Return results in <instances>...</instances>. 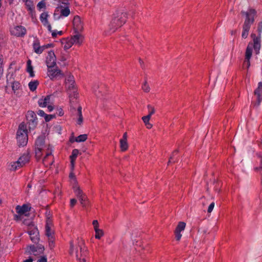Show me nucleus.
Here are the masks:
<instances>
[{
	"label": "nucleus",
	"instance_id": "nucleus-24",
	"mask_svg": "<svg viewBox=\"0 0 262 262\" xmlns=\"http://www.w3.org/2000/svg\"><path fill=\"white\" fill-rule=\"evenodd\" d=\"M127 137V133L125 132L123 134L122 138L120 140V149L122 151H125L128 149Z\"/></svg>",
	"mask_w": 262,
	"mask_h": 262
},
{
	"label": "nucleus",
	"instance_id": "nucleus-26",
	"mask_svg": "<svg viewBox=\"0 0 262 262\" xmlns=\"http://www.w3.org/2000/svg\"><path fill=\"white\" fill-rule=\"evenodd\" d=\"M104 88L105 86L104 85H101L98 87V90L94 89V93L96 96L98 97H101L106 95V91H103Z\"/></svg>",
	"mask_w": 262,
	"mask_h": 262
},
{
	"label": "nucleus",
	"instance_id": "nucleus-38",
	"mask_svg": "<svg viewBox=\"0 0 262 262\" xmlns=\"http://www.w3.org/2000/svg\"><path fill=\"white\" fill-rule=\"evenodd\" d=\"M34 150L35 158L37 161H39L41 159L43 150H40L39 148H35Z\"/></svg>",
	"mask_w": 262,
	"mask_h": 262
},
{
	"label": "nucleus",
	"instance_id": "nucleus-22",
	"mask_svg": "<svg viewBox=\"0 0 262 262\" xmlns=\"http://www.w3.org/2000/svg\"><path fill=\"white\" fill-rule=\"evenodd\" d=\"M30 160V155L29 150L25 152L18 159L19 166L23 167L26 164L28 163Z\"/></svg>",
	"mask_w": 262,
	"mask_h": 262
},
{
	"label": "nucleus",
	"instance_id": "nucleus-44",
	"mask_svg": "<svg viewBox=\"0 0 262 262\" xmlns=\"http://www.w3.org/2000/svg\"><path fill=\"white\" fill-rule=\"evenodd\" d=\"M27 71L29 73L33 71V67L31 65V61L29 59L27 62Z\"/></svg>",
	"mask_w": 262,
	"mask_h": 262
},
{
	"label": "nucleus",
	"instance_id": "nucleus-10",
	"mask_svg": "<svg viewBox=\"0 0 262 262\" xmlns=\"http://www.w3.org/2000/svg\"><path fill=\"white\" fill-rule=\"evenodd\" d=\"M65 87L68 92H73L74 96L77 95L75 93L76 92L77 89L75 85L74 77L73 75H69L65 79Z\"/></svg>",
	"mask_w": 262,
	"mask_h": 262
},
{
	"label": "nucleus",
	"instance_id": "nucleus-53",
	"mask_svg": "<svg viewBox=\"0 0 262 262\" xmlns=\"http://www.w3.org/2000/svg\"><path fill=\"white\" fill-rule=\"evenodd\" d=\"M93 225L94 226V229L99 228V223L97 220H94L93 221Z\"/></svg>",
	"mask_w": 262,
	"mask_h": 262
},
{
	"label": "nucleus",
	"instance_id": "nucleus-34",
	"mask_svg": "<svg viewBox=\"0 0 262 262\" xmlns=\"http://www.w3.org/2000/svg\"><path fill=\"white\" fill-rule=\"evenodd\" d=\"M48 16L49 15L47 12H43L40 14V19L43 25H46V24H48V23H49L48 20Z\"/></svg>",
	"mask_w": 262,
	"mask_h": 262
},
{
	"label": "nucleus",
	"instance_id": "nucleus-39",
	"mask_svg": "<svg viewBox=\"0 0 262 262\" xmlns=\"http://www.w3.org/2000/svg\"><path fill=\"white\" fill-rule=\"evenodd\" d=\"M95 231V238L96 239H100L104 235L103 231L99 228L94 229Z\"/></svg>",
	"mask_w": 262,
	"mask_h": 262
},
{
	"label": "nucleus",
	"instance_id": "nucleus-63",
	"mask_svg": "<svg viewBox=\"0 0 262 262\" xmlns=\"http://www.w3.org/2000/svg\"><path fill=\"white\" fill-rule=\"evenodd\" d=\"M73 248H74L73 242V241H71L70 242V251H71L70 253H71L73 252Z\"/></svg>",
	"mask_w": 262,
	"mask_h": 262
},
{
	"label": "nucleus",
	"instance_id": "nucleus-31",
	"mask_svg": "<svg viewBox=\"0 0 262 262\" xmlns=\"http://www.w3.org/2000/svg\"><path fill=\"white\" fill-rule=\"evenodd\" d=\"M39 84V81L37 80L31 81L28 84L30 90L32 92H34L36 90Z\"/></svg>",
	"mask_w": 262,
	"mask_h": 262
},
{
	"label": "nucleus",
	"instance_id": "nucleus-13",
	"mask_svg": "<svg viewBox=\"0 0 262 262\" xmlns=\"http://www.w3.org/2000/svg\"><path fill=\"white\" fill-rule=\"evenodd\" d=\"M73 25L75 33H79L83 29V24L81 21L80 17L78 15L74 16L73 20Z\"/></svg>",
	"mask_w": 262,
	"mask_h": 262
},
{
	"label": "nucleus",
	"instance_id": "nucleus-62",
	"mask_svg": "<svg viewBox=\"0 0 262 262\" xmlns=\"http://www.w3.org/2000/svg\"><path fill=\"white\" fill-rule=\"evenodd\" d=\"M33 259L32 257H29V258L25 259L23 262H33Z\"/></svg>",
	"mask_w": 262,
	"mask_h": 262
},
{
	"label": "nucleus",
	"instance_id": "nucleus-14",
	"mask_svg": "<svg viewBox=\"0 0 262 262\" xmlns=\"http://www.w3.org/2000/svg\"><path fill=\"white\" fill-rule=\"evenodd\" d=\"M79 251L77 249L76 251V257L79 260H82L83 262H85L86 259L85 257L86 256L88 252L86 250V248L85 247L83 241L79 244Z\"/></svg>",
	"mask_w": 262,
	"mask_h": 262
},
{
	"label": "nucleus",
	"instance_id": "nucleus-64",
	"mask_svg": "<svg viewBox=\"0 0 262 262\" xmlns=\"http://www.w3.org/2000/svg\"><path fill=\"white\" fill-rule=\"evenodd\" d=\"M69 178L70 179H76L75 176L73 172H71L69 174Z\"/></svg>",
	"mask_w": 262,
	"mask_h": 262
},
{
	"label": "nucleus",
	"instance_id": "nucleus-20",
	"mask_svg": "<svg viewBox=\"0 0 262 262\" xmlns=\"http://www.w3.org/2000/svg\"><path fill=\"white\" fill-rule=\"evenodd\" d=\"M53 226L52 220L49 216L46 218V225H45V234L48 237L53 236L54 232L51 229Z\"/></svg>",
	"mask_w": 262,
	"mask_h": 262
},
{
	"label": "nucleus",
	"instance_id": "nucleus-50",
	"mask_svg": "<svg viewBox=\"0 0 262 262\" xmlns=\"http://www.w3.org/2000/svg\"><path fill=\"white\" fill-rule=\"evenodd\" d=\"M214 207V202H212V203H211L209 205V207H208V209H207V212H208V213H211V211H212V210H213V209Z\"/></svg>",
	"mask_w": 262,
	"mask_h": 262
},
{
	"label": "nucleus",
	"instance_id": "nucleus-54",
	"mask_svg": "<svg viewBox=\"0 0 262 262\" xmlns=\"http://www.w3.org/2000/svg\"><path fill=\"white\" fill-rule=\"evenodd\" d=\"M37 262H47V259L46 256H42Z\"/></svg>",
	"mask_w": 262,
	"mask_h": 262
},
{
	"label": "nucleus",
	"instance_id": "nucleus-58",
	"mask_svg": "<svg viewBox=\"0 0 262 262\" xmlns=\"http://www.w3.org/2000/svg\"><path fill=\"white\" fill-rule=\"evenodd\" d=\"M45 26H46L48 31L50 32H51L53 30H52V27H51V25H50V24L49 23H48V24H46V25H44Z\"/></svg>",
	"mask_w": 262,
	"mask_h": 262
},
{
	"label": "nucleus",
	"instance_id": "nucleus-42",
	"mask_svg": "<svg viewBox=\"0 0 262 262\" xmlns=\"http://www.w3.org/2000/svg\"><path fill=\"white\" fill-rule=\"evenodd\" d=\"M147 108L148 110V114L147 116H149V117H151V115L155 114V109L154 107L149 104L147 105Z\"/></svg>",
	"mask_w": 262,
	"mask_h": 262
},
{
	"label": "nucleus",
	"instance_id": "nucleus-46",
	"mask_svg": "<svg viewBox=\"0 0 262 262\" xmlns=\"http://www.w3.org/2000/svg\"><path fill=\"white\" fill-rule=\"evenodd\" d=\"M257 32H258V35L257 36L261 37V34L262 32V21H260L258 24Z\"/></svg>",
	"mask_w": 262,
	"mask_h": 262
},
{
	"label": "nucleus",
	"instance_id": "nucleus-40",
	"mask_svg": "<svg viewBox=\"0 0 262 262\" xmlns=\"http://www.w3.org/2000/svg\"><path fill=\"white\" fill-rule=\"evenodd\" d=\"M20 167H22V166H19V163H18V161H17L11 163L10 169L11 170L15 171L18 168Z\"/></svg>",
	"mask_w": 262,
	"mask_h": 262
},
{
	"label": "nucleus",
	"instance_id": "nucleus-32",
	"mask_svg": "<svg viewBox=\"0 0 262 262\" xmlns=\"http://www.w3.org/2000/svg\"><path fill=\"white\" fill-rule=\"evenodd\" d=\"M88 139V135L86 134H82L76 137L74 140L70 139V141L71 142H73L74 141L76 142H84Z\"/></svg>",
	"mask_w": 262,
	"mask_h": 262
},
{
	"label": "nucleus",
	"instance_id": "nucleus-55",
	"mask_svg": "<svg viewBox=\"0 0 262 262\" xmlns=\"http://www.w3.org/2000/svg\"><path fill=\"white\" fill-rule=\"evenodd\" d=\"M50 97H51L50 95H47L44 98H43L44 99L45 102H46L47 105L48 103H49L50 102Z\"/></svg>",
	"mask_w": 262,
	"mask_h": 262
},
{
	"label": "nucleus",
	"instance_id": "nucleus-19",
	"mask_svg": "<svg viewBox=\"0 0 262 262\" xmlns=\"http://www.w3.org/2000/svg\"><path fill=\"white\" fill-rule=\"evenodd\" d=\"M47 148L48 145L45 144V138L42 136L38 137L35 142V148H39L40 150L47 151Z\"/></svg>",
	"mask_w": 262,
	"mask_h": 262
},
{
	"label": "nucleus",
	"instance_id": "nucleus-47",
	"mask_svg": "<svg viewBox=\"0 0 262 262\" xmlns=\"http://www.w3.org/2000/svg\"><path fill=\"white\" fill-rule=\"evenodd\" d=\"M73 45V43L71 41V40L67 41L65 45H64V50L69 49Z\"/></svg>",
	"mask_w": 262,
	"mask_h": 262
},
{
	"label": "nucleus",
	"instance_id": "nucleus-23",
	"mask_svg": "<svg viewBox=\"0 0 262 262\" xmlns=\"http://www.w3.org/2000/svg\"><path fill=\"white\" fill-rule=\"evenodd\" d=\"M31 207L29 204H23L21 206L17 205L16 207V212L20 214L23 215L25 213L30 211Z\"/></svg>",
	"mask_w": 262,
	"mask_h": 262
},
{
	"label": "nucleus",
	"instance_id": "nucleus-12",
	"mask_svg": "<svg viewBox=\"0 0 262 262\" xmlns=\"http://www.w3.org/2000/svg\"><path fill=\"white\" fill-rule=\"evenodd\" d=\"M11 35L18 37H23L27 33V30L23 26H16L10 30Z\"/></svg>",
	"mask_w": 262,
	"mask_h": 262
},
{
	"label": "nucleus",
	"instance_id": "nucleus-7",
	"mask_svg": "<svg viewBox=\"0 0 262 262\" xmlns=\"http://www.w3.org/2000/svg\"><path fill=\"white\" fill-rule=\"evenodd\" d=\"M254 93L256 100L252 102L251 105L253 107L257 108L262 101V82L258 83V87L255 89Z\"/></svg>",
	"mask_w": 262,
	"mask_h": 262
},
{
	"label": "nucleus",
	"instance_id": "nucleus-45",
	"mask_svg": "<svg viewBox=\"0 0 262 262\" xmlns=\"http://www.w3.org/2000/svg\"><path fill=\"white\" fill-rule=\"evenodd\" d=\"M38 9L40 11L42 8H46V3L45 1H40L37 5Z\"/></svg>",
	"mask_w": 262,
	"mask_h": 262
},
{
	"label": "nucleus",
	"instance_id": "nucleus-51",
	"mask_svg": "<svg viewBox=\"0 0 262 262\" xmlns=\"http://www.w3.org/2000/svg\"><path fill=\"white\" fill-rule=\"evenodd\" d=\"M77 200L76 199H71L70 200V207L73 208L76 204Z\"/></svg>",
	"mask_w": 262,
	"mask_h": 262
},
{
	"label": "nucleus",
	"instance_id": "nucleus-18",
	"mask_svg": "<svg viewBox=\"0 0 262 262\" xmlns=\"http://www.w3.org/2000/svg\"><path fill=\"white\" fill-rule=\"evenodd\" d=\"M186 227V223L184 222H179L174 230V235L176 239L179 241L182 237L181 232L184 230Z\"/></svg>",
	"mask_w": 262,
	"mask_h": 262
},
{
	"label": "nucleus",
	"instance_id": "nucleus-5",
	"mask_svg": "<svg viewBox=\"0 0 262 262\" xmlns=\"http://www.w3.org/2000/svg\"><path fill=\"white\" fill-rule=\"evenodd\" d=\"M27 233L30 239L34 244H38L40 241L39 233L37 228L34 225L30 224L28 227Z\"/></svg>",
	"mask_w": 262,
	"mask_h": 262
},
{
	"label": "nucleus",
	"instance_id": "nucleus-21",
	"mask_svg": "<svg viewBox=\"0 0 262 262\" xmlns=\"http://www.w3.org/2000/svg\"><path fill=\"white\" fill-rule=\"evenodd\" d=\"M61 2H62V4H63L64 5V6H63L61 5L60 6H58L57 8V11H60L61 16L67 17L70 13V10L69 9V7L68 6V5H69V4L64 3L63 1H61Z\"/></svg>",
	"mask_w": 262,
	"mask_h": 262
},
{
	"label": "nucleus",
	"instance_id": "nucleus-57",
	"mask_svg": "<svg viewBox=\"0 0 262 262\" xmlns=\"http://www.w3.org/2000/svg\"><path fill=\"white\" fill-rule=\"evenodd\" d=\"M14 220L16 221H19L20 220V214H15L14 215Z\"/></svg>",
	"mask_w": 262,
	"mask_h": 262
},
{
	"label": "nucleus",
	"instance_id": "nucleus-61",
	"mask_svg": "<svg viewBox=\"0 0 262 262\" xmlns=\"http://www.w3.org/2000/svg\"><path fill=\"white\" fill-rule=\"evenodd\" d=\"M51 32H52V37L53 38L57 37V31H56L53 30Z\"/></svg>",
	"mask_w": 262,
	"mask_h": 262
},
{
	"label": "nucleus",
	"instance_id": "nucleus-49",
	"mask_svg": "<svg viewBox=\"0 0 262 262\" xmlns=\"http://www.w3.org/2000/svg\"><path fill=\"white\" fill-rule=\"evenodd\" d=\"M56 115H46L45 119L46 122H49L53 118H55Z\"/></svg>",
	"mask_w": 262,
	"mask_h": 262
},
{
	"label": "nucleus",
	"instance_id": "nucleus-29",
	"mask_svg": "<svg viewBox=\"0 0 262 262\" xmlns=\"http://www.w3.org/2000/svg\"><path fill=\"white\" fill-rule=\"evenodd\" d=\"M82 36L79 33H76V35H74L70 39L71 41L74 43H77L80 45L82 41Z\"/></svg>",
	"mask_w": 262,
	"mask_h": 262
},
{
	"label": "nucleus",
	"instance_id": "nucleus-15",
	"mask_svg": "<svg viewBox=\"0 0 262 262\" xmlns=\"http://www.w3.org/2000/svg\"><path fill=\"white\" fill-rule=\"evenodd\" d=\"M56 58L54 52L51 50L48 52L46 57V63L48 68H52L56 65Z\"/></svg>",
	"mask_w": 262,
	"mask_h": 262
},
{
	"label": "nucleus",
	"instance_id": "nucleus-6",
	"mask_svg": "<svg viewBox=\"0 0 262 262\" xmlns=\"http://www.w3.org/2000/svg\"><path fill=\"white\" fill-rule=\"evenodd\" d=\"M26 117L29 129L30 130L35 129L37 125V118L36 114L33 111H29L27 112Z\"/></svg>",
	"mask_w": 262,
	"mask_h": 262
},
{
	"label": "nucleus",
	"instance_id": "nucleus-33",
	"mask_svg": "<svg viewBox=\"0 0 262 262\" xmlns=\"http://www.w3.org/2000/svg\"><path fill=\"white\" fill-rule=\"evenodd\" d=\"M150 118L151 117H150L149 116H143L142 118V119L143 122L144 123L145 125L148 129H150L152 127V125L149 122Z\"/></svg>",
	"mask_w": 262,
	"mask_h": 262
},
{
	"label": "nucleus",
	"instance_id": "nucleus-28",
	"mask_svg": "<svg viewBox=\"0 0 262 262\" xmlns=\"http://www.w3.org/2000/svg\"><path fill=\"white\" fill-rule=\"evenodd\" d=\"M11 86L14 94L17 95L18 93L17 91L19 90L21 88L20 83L19 81H14L12 82Z\"/></svg>",
	"mask_w": 262,
	"mask_h": 262
},
{
	"label": "nucleus",
	"instance_id": "nucleus-17",
	"mask_svg": "<svg viewBox=\"0 0 262 262\" xmlns=\"http://www.w3.org/2000/svg\"><path fill=\"white\" fill-rule=\"evenodd\" d=\"M52 146L49 144L48 145V148L47 151H46V155L42 159V163L45 165L48 166V165H52L53 163V158L51 160H49V158L52 156Z\"/></svg>",
	"mask_w": 262,
	"mask_h": 262
},
{
	"label": "nucleus",
	"instance_id": "nucleus-11",
	"mask_svg": "<svg viewBox=\"0 0 262 262\" xmlns=\"http://www.w3.org/2000/svg\"><path fill=\"white\" fill-rule=\"evenodd\" d=\"M48 75L52 80L60 79L64 77V73L58 69L48 68Z\"/></svg>",
	"mask_w": 262,
	"mask_h": 262
},
{
	"label": "nucleus",
	"instance_id": "nucleus-48",
	"mask_svg": "<svg viewBox=\"0 0 262 262\" xmlns=\"http://www.w3.org/2000/svg\"><path fill=\"white\" fill-rule=\"evenodd\" d=\"M38 103L39 106L40 107H44L47 106L46 102H45L43 98H41L39 99V100L38 101Z\"/></svg>",
	"mask_w": 262,
	"mask_h": 262
},
{
	"label": "nucleus",
	"instance_id": "nucleus-27",
	"mask_svg": "<svg viewBox=\"0 0 262 262\" xmlns=\"http://www.w3.org/2000/svg\"><path fill=\"white\" fill-rule=\"evenodd\" d=\"M259 149L261 150L260 151L257 152L256 153V155L257 157L260 159V165L259 167H257L255 168V170L257 171L258 170H262V141L258 145Z\"/></svg>",
	"mask_w": 262,
	"mask_h": 262
},
{
	"label": "nucleus",
	"instance_id": "nucleus-36",
	"mask_svg": "<svg viewBox=\"0 0 262 262\" xmlns=\"http://www.w3.org/2000/svg\"><path fill=\"white\" fill-rule=\"evenodd\" d=\"M25 2L26 9L29 11V12L35 10L33 1H25Z\"/></svg>",
	"mask_w": 262,
	"mask_h": 262
},
{
	"label": "nucleus",
	"instance_id": "nucleus-35",
	"mask_svg": "<svg viewBox=\"0 0 262 262\" xmlns=\"http://www.w3.org/2000/svg\"><path fill=\"white\" fill-rule=\"evenodd\" d=\"M178 152H179L178 149H176L172 152L171 156L170 157V158L169 159L168 164H169L170 163H175V162H177V161H178L177 158H176L175 156L176 155H177Z\"/></svg>",
	"mask_w": 262,
	"mask_h": 262
},
{
	"label": "nucleus",
	"instance_id": "nucleus-56",
	"mask_svg": "<svg viewBox=\"0 0 262 262\" xmlns=\"http://www.w3.org/2000/svg\"><path fill=\"white\" fill-rule=\"evenodd\" d=\"M38 114L41 117H44L45 118L46 115H47L43 111L40 110L38 111Z\"/></svg>",
	"mask_w": 262,
	"mask_h": 262
},
{
	"label": "nucleus",
	"instance_id": "nucleus-25",
	"mask_svg": "<svg viewBox=\"0 0 262 262\" xmlns=\"http://www.w3.org/2000/svg\"><path fill=\"white\" fill-rule=\"evenodd\" d=\"M79 153V152L78 149H74L72 151L71 155L70 156V163L72 169L74 167L75 161Z\"/></svg>",
	"mask_w": 262,
	"mask_h": 262
},
{
	"label": "nucleus",
	"instance_id": "nucleus-16",
	"mask_svg": "<svg viewBox=\"0 0 262 262\" xmlns=\"http://www.w3.org/2000/svg\"><path fill=\"white\" fill-rule=\"evenodd\" d=\"M251 37L253 39V44H252V47H253L254 51L256 54H258L259 53V50L261 47L260 45V36H256L255 34L252 33L251 34Z\"/></svg>",
	"mask_w": 262,
	"mask_h": 262
},
{
	"label": "nucleus",
	"instance_id": "nucleus-60",
	"mask_svg": "<svg viewBox=\"0 0 262 262\" xmlns=\"http://www.w3.org/2000/svg\"><path fill=\"white\" fill-rule=\"evenodd\" d=\"M29 14L31 15V17L32 19H33L34 17H35V10H33L32 11H30L29 12Z\"/></svg>",
	"mask_w": 262,
	"mask_h": 262
},
{
	"label": "nucleus",
	"instance_id": "nucleus-30",
	"mask_svg": "<svg viewBox=\"0 0 262 262\" xmlns=\"http://www.w3.org/2000/svg\"><path fill=\"white\" fill-rule=\"evenodd\" d=\"M252 43H249L247 47L245 53V59H250L252 53Z\"/></svg>",
	"mask_w": 262,
	"mask_h": 262
},
{
	"label": "nucleus",
	"instance_id": "nucleus-37",
	"mask_svg": "<svg viewBox=\"0 0 262 262\" xmlns=\"http://www.w3.org/2000/svg\"><path fill=\"white\" fill-rule=\"evenodd\" d=\"M77 113L78 116V119L77 120V123L79 125H81L83 122V117L82 115V107L79 106L77 109Z\"/></svg>",
	"mask_w": 262,
	"mask_h": 262
},
{
	"label": "nucleus",
	"instance_id": "nucleus-4",
	"mask_svg": "<svg viewBox=\"0 0 262 262\" xmlns=\"http://www.w3.org/2000/svg\"><path fill=\"white\" fill-rule=\"evenodd\" d=\"M30 245L26 247V253L28 254H33L37 256L42 254L45 250L44 246L41 244Z\"/></svg>",
	"mask_w": 262,
	"mask_h": 262
},
{
	"label": "nucleus",
	"instance_id": "nucleus-43",
	"mask_svg": "<svg viewBox=\"0 0 262 262\" xmlns=\"http://www.w3.org/2000/svg\"><path fill=\"white\" fill-rule=\"evenodd\" d=\"M142 90L146 93L149 92L150 91V88L147 84V80H145L144 83L142 86Z\"/></svg>",
	"mask_w": 262,
	"mask_h": 262
},
{
	"label": "nucleus",
	"instance_id": "nucleus-41",
	"mask_svg": "<svg viewBox=\"0 0 262 262\" xmlns=\"http://www.w3.org/2000/svg\"><path fill=\"white\" fill-rule=\"evenodd\" d=\"M48 242L49 248L50 249H52L55 247L54 235L48 237Z\"/></svg>",
	"mask_w": 262,
	"mask_h": 262
},
{
	"label": "nucleus",
	"instance_id": "nucleus-1",
	"mask_svg": "<svg viewBox=\"0 0 262 262\" xmlns=\"http://www.w3.org/2000/svg\"><path fill=\"white\" fill-rule=\"evenodd\" d=\"M128 13L123 10H117L112 16L109 24V28L112 32H115L118 29L123 26L127 21Z\"/></svg>",
	"mask_w": 262,
	"mask_h": 262
},
{
	"label": "nucleus",
	"instance_id": "nucleus-8",
	"mask_svg": "<svg viewBox=\"0 0 262 262\" xmlns=\"http://www.w3.org/2000/svg\"><path fill=\"white\" fill-rule=\"evenodd\" d=\"M52 47V44L48 43L43 46H40V40L37 37H35L32 44V47L34 52L37 54H41L45 49Z\"/></svg>",
	"mask_w": 262,
	"mask_h": 262
},
{
	"label": "nucleus",
	"instance_id": "nucleus-9",
	"mask_svg": "<svg viewBox=\"0 0 262 262\" xmlns=\"http://www.w3.org/2000/svg\"><path fill=\"white\" fill-rule=\"evenodd\" d=\"M74 193L78 198L80 204L83 207H86L89 205V201L87 196L83 192L79 187L75 188L74 190Z\"/></svg>",
	"mask_w": 262,
	"mask_h": 262
},
{
	"label": "nucleus",
	"instance_id": "nucleus-2",
	"mask_svg": "<svg viewBox=\"0 0 262 262\" xmlns=\"http://www.w3.org/2000/svg\"><path fill=\"white\" fill-rule=\"evenodd\" d=\"M241 14L245 16V19L243 25L242 36L246 38L249 34V31L251 25L254 23L255 18L257 16V11L253 8H250L247 11H242Z\"/></svg>",
	"mask_w": 262,
	"mask_h": 262
},
{
	"label": "nucleus",
	"instance_id": "nucleus-3",
	"mask_svg": "<svg viewBox=\"0 0 262 262\" xmlns=\"http://www.w3.org/2000/svg\"><path fill=\"white\" fill-rule=\"evenodd\" d=\"M17 144L19 147L27 145L28 141V131L26 124L21 122L18 126L16 133Z\"/></svg>",
	"mask_w": 262,
	"mask_h": 262
},
{
	"label": "nucleus",
	"instance_id": "nucleus-52",
	"mask_svg": "<svg viewBox=\"0 0 262 262\" xmlns=\"http://www.w3.org/2000/svg\"><path fill=\"white\" fill-rule=\"evenodd\" d=\"M56 114L59 116H62L64 115V112L61 108H59L57 110Z\"/></svg>",
	"mask_w": 262,
	"mask_h": 262
},
{
	"label": "nucleus",
	"instance_id": "nucleus-59",
	"mask_svg": "<svg viewBox=\"0 0 262 262\" xmlns=\"http://www.w3.org/2000/svg\"><path fill=\"white\" fill-rule=\"evenodd\" d=\"M244 64H247V68H249L250 66V59H246L245 58V60H244Z\"/></svg>",
	"mask_w": 262,
	"mask_h": 262
}]
</instances>
